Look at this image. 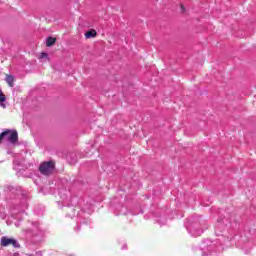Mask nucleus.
<instances>
[{
	"label": "nucleus",
	"mask_w": 256,
	"mask_h": 256,
	"mask_svg": "<svg viewBox=\"0 0 256 256\" xmlns=\"http://www.w3.org/2000/svg\"><path fill=\"white\" fill-rule=\"evenodd\" d=\"M53 171H55V162L53 161L42 162L39 166V172L41 175H53Z\"/></svg>",
	"instance_id": "1"
},
{
	"label": "nucleus",
	"mask_w": 256,
	"mask_h": 256,
	"mask_svg": "<svg viewBox=\"0 0 256 256\" xmlns=\"http://www.w3.org/2000/svg\"><path fill=\"white\" fill-rule=\"evenodd\" d=\"M0 245L1 247H9V245H12L15 249H19V247H21L14 238H8L7 236L1 238Z\"/></svg>",
	"instance_id": "2"
},
{
	"label": "nucleus",
	"mask_w": 256,
	"mask_h": 256,
	"mask_svg": "<svg viewBox=\"0 0 256 256\" xmlns=\"http://www.w3.org/2000/svg\"><path fill=\"white\" fill-rule=\"evenodd\" d=\"M8 141L13 144L19 141V135L17 134V131L11 132V134L8 136Z\"/></svg>",
	"instance_id": "3"
},
{
	"label": "nucleus",
	"mask_w": 256,
	"mask_h": 256,
	"mask_svg": "<svg viewBox=\"0 0 256 256\" xmlns=\"http://www.w3.org/2000/svg\"><path fill=\"white\" fill-rule=\"evenodd\" d=\"M5 101H7V96L3 93V90L0 89V105L2 109H7V105H5Z\"/></svg>",
	"instance_id": "4"
},
{
	"label": "nucleus",
	"mask_w": 256,
	"mask_h": 256,
	"mask_svg": "<svg viewBox=\"0 0 256 256\" xmlns=\"http://www.w3.org/2000/svg\"><path fill=\"white\" fill-rule=\"evenodd\" d=\"M5 81L8 86L15 87V77L13 75H6Z\"/></svg>",
	"instance_id": "5"
},
{
	"label": "nucleus",
	"mask_w": 256,
	"mask_h": 256,
	"mask_svg": "<svg viewBox=\"0 0 256 256\" xmlns=\"http://www.w3.org/2000/svg\"><path fill=\"white\" fill-rule=\"evenodd\" d=\"M93 37H97V31L95 29H90L85 33L86 39H93Z\"/></svg>",
	"instance_id": "6"
},
{
	"label": "nucleus",
	"mask_w": 256,
	"mask_h": 256,
	"mask_svg": "<svg viewBox=\"0 0 256 256\" xmlns=\"http://www.w3.org/2000/svg\"><path fill=\"white\" fill-rule=\"evenodd\" d=\"M55 43H57V38H55V37H48L46 39V47H53V45H55Z\"/></svg>",
	"instance_id": "7"
},
{
	"label": "nucleus",
	"mask_w": 256,
	"mask_h": 256,
	"mask_svg": "<svg viewBox=\"0 0 256 256\" xmlns=\"http://www.w3.org/2000/svg\"><path fill=\"white\" fill-rule=\"evenodd\" d=\"M9 133H11V130H5L0 134V143H3V140L5 139V137H7V135H9Z\"/></svg>",
	"instance_id": "8"
},
{
	"label": "nucleus",
	"mask_w": 256,
	"mask_h": 256,
	"mask_svg": "<svg viewBox=\"0 0 256 256\" xmlns=\"http://www.w3.org/2000/svg\"><path fill=\"white\" fill-rule=\"evenodd\" d=\"M45 58H47V53L42 52V53L40 54V59H45Z\"/></svg>",
	"instance_id": "9"
}]
</instances>
